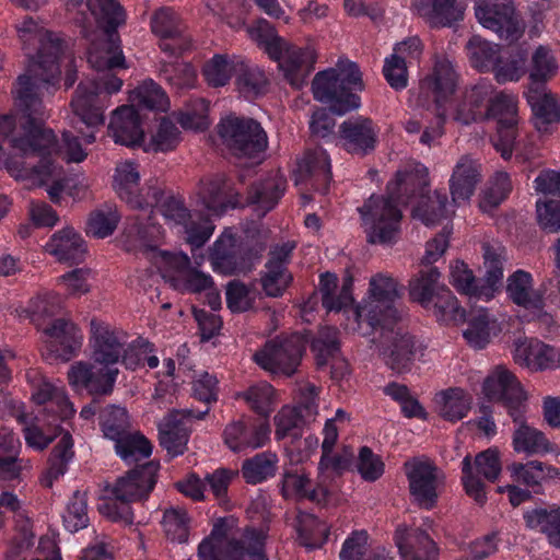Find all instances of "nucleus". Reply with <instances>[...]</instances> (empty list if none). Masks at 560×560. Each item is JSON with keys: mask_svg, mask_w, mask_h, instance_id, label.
I'll list each match as a JSON object with an SVG mask.
<instances>
[{"mask_svg": "<svg viewBox=\"0 0 560 560\" xmlns=\"http://www.w3.org/2000/svg\"><path fill=\"white\" fill-rule=\"evenodd\" d=\"M38 42L36 57L30 59L26 71L16 80L15 94L20 112L18 122L23 135L11 138L10 143L20 152L21 158L38 156L39 162L28 164L18 156L8 158L4 166L15 178L50 175V155L60 150L54 131L44 126L46 112L40 90L59 82V59L65 50V42L48 31L39 32Z\"/></svg>", "mask_w": 560, "mask_h": 560, "instance_id": "1", "label": "nucleus"}, {"mask_svg": "<svg viewBox=\"0 0 560 560\" xmlns=\"http://www.w3.org/2000/svg\"><path fill=\"white\" fill-rule=\"evenodd\" d=\"M86 8L106 34L107 48L104 56L90 55L89 62L97 70V74L90 81L79 83L70 105L80 121L94 129L104 125L105 120L101 93H116L122 85V80L112 71L126 68L117 33V28L126 22V13L116 0H86Z\"/></svg>", "mask_w": 560, "mask_h": 560, "instance_id": "2", "label": "nucleus"}, {"mask_svg": "<svg viewBox=\"0 0 560 560\" xmlns=\"http://www.w3.org/2000/svg\"><path fill=\"white\" fill-rule=\"evenodd\" d=\"M428 170L416 166L396 173L395 180L386 186L385 196L372 195L358 210L365 223H371L368 231L370 244H389L398 231L402 213L399 205H407L413 197L420 198L429 192Z\"/></svg>", "mask_w": 560, "mask_h": 560, "instance_id": "3", "label": "nucleus"}, {"mask_svg": "<svg viewBox=\"0 0 560 560\" xmlns=\"http://www.w3.org/2000/svg\"><path fill=\"white\" fill-rule=\"evenodd\" d=\"M249 33L259 45H264L270 58L279 62V68L285 80L294 89H301L314 70L317 58L315 49L311 46L298 47L289 44L265 19H259L256 27L252 28Z\"/></svg>", "mask_w": 560, "mask_h": 560, "instance_id": "4", "label": "nucleus"}, {"mask_svg": "<svg viewBox=\"0 0 560 560\" xmlns=\"http://www.w3.org/2000/svg\"><path fill=\"white\" fill-rule=\"evenodd\" d=\"M159 464L149 462L119 477L112 487L107 500L98 506L101 514L114 522L132 525L133 512L130 503L147 500L156 483Z\"/></svg>", "mask_w": 560, "mask_h": 560, "instance_id": "5", "label": "nucleus"}, {"mask_svg": "<svg viewBox=\"0 0 560 560\" xmlns=\"http://www.w3.org/2000/svg\"><path fill=\"white\" fill-rule=\"evenodd\" d=\"M315 74L312 92L316 101L328 105L336 115H345L360 107V97L352 91L364 89L362 72L355 62L338 63Z\"/></svg>", "mask_w": 560, "mask_h": 560, "instance_id": "6", "label": "nucleus"}, {"mask_svg": "<svg viewBox=\"0 0 560 560\" xmlns=\"http://www.w3.org/2000/svg\"><path fill=\"white\" fill-rule=\"evenodd\" d=\"M369 293V301L351 310V315L359 325L364 320L376 330L380 323L397 324L401 319V311L394 305L400 298L395 279L384 275L372 277Z\"/></svg>", "mask_w": 560, "mask_h": 560, "instance_id": "7", "label": "nucleus"}, {"mask_svg": "<svg viewBox=\"0 0 560 560\" xmlns=\"http://www.w3.org/2000/svg\"><path fill=\"white\" fill-rule=\"evenodd\" d=\"M217 130L222 143L235 156L255 158L267 149V133L254 118L229 115L220 120Z\"/></svg>", "mask_w": 560, "mask_h": 560, "instance_id": "8", "label": "nucleus"}, {"mask_svg": "<svg viewBox=\"0 0 560 560\" xmlns=\"http://www.w3.org/2000/svg\"><path fill=\"white\" fill-rule=\"evenodd\" d=\"M307 341L306 336L300 332L278 336L256 351L254 360L266 371L291 376L301 363Z\"/></svg>", "mask_w": 560, "mask_h": 560, "instance_id": "9", "label": "nucleus"}, {"mask_svg": "<svg viewBox=\"0 0 560 560\" xmlns=\"http://www.w3.org/2000/svg\"><path fill=\"white\" fill-rule=\"evenodd\" d=\"M412 502L420 509H433L445 485V474L430 459L412 458L404 464Z\"/></svg>", "mask_w": 560, "mask_h": 560, "instance_id": "10", "label": "nucleus"}, {"mask_svg": "<svg viewBox=\"0 0 560 560\" xmlns=\"http://www.w3.org/2000/svg\"><path fill=\"white\" fill-rule=\"evenodd\" d=\"M377 324L380 336L372 341L376 343L380 357L388 369L397 374L408 373L415 361V338L400 328L396 329V324Z\"/></svg>", "mask_w": 560, "mask_h": 560, "instance_id": "11", "label": "nucleus"}, {"mask_svg": "<svg viewBox=\"0 0 560 560\" xmlns=\"http://www.w3.org/2000/svg\"><path fill=\"white\" fill-rule=\"evenodd\" d=\"M475 15L483 27L495 32L500 39L509 44L518 40L524 34L525 24L511 0L476 1Z\"/></svg>", "mask_w": 560, "mask_h": 560, "instance_id": "12", "label": "nucleus"}, {"mask_svg": "<svg viewBox=\"0 0 560 560\" xmlns=\"http://www.w3.org/2000/svg\"><path fill=\"white\" fill-rule=\"evenodd\" d=\"M482 392L489 401L501 404L513 421L520 420V411L526 410V393L515 375L503 366H497L485 378Z\"/></svg>", "mask_w": 560, "mask_h": 560, "instance_id": "13", "label": "nucleus"}, {"mask_svg": "<svg viewBox=\"0 0 560 560\" xmlns=\"http://www.w3.org/2000/svg\"><path fill=\"white\" fill-rule=\"evenodd\" d=\"M485 118L497 121L498 139L494 141V148L504 160H508L512 156L517 136L516 102L509 95L500 94L492 100L489 98Z\"/></svg>", "mask_w": 560, "mask_h": 560, "instance_id": "14", "label": "nucleus"}, {"mask_svg": "<svg viewBox=\"0 0 560 560\" xmlns=\"http://www.w3.org/2000/svg\"><path fill=\"white\" fill-rule=\"evenodd\" d=\"M210 411V408H205L200 411L194 409H173L164 418L163 422L159 424V440L162 447H164L172 456L184 454L187 450V442L189 439V428L187 421L190 419H203Z\"/></svg>", "mask_w": 560, "mask_h": 560, "instance_id": "15", "label": "nucleus"}, {"mask_svg": "<svg viewBox=\"0 0 560 560\" xmlns=\"http://www.w3.org/2000/svg\"><path fill=\"white\" fill-rule=\"evenodd\" d=\"M119 371L108 364L79 361L68 372L69 384L84 388L92 396L112 394Z\"/></svg>", "mask_w": 560, "mask_h": 560, "instance_id": "16", "label": "nucleus"}, {"mask_svg": "<svg viewBox=\"0 0 560 560\" xmlns=\"http://www.w3.org/2000/svg\"><path fill=\"white\" fill-rule=\"evenodd\" d=\"M90 327L92 361L97 364H108L110 366L119 362L124 353V346L127 345L125 334L96 318L91 319Z\"/></svg>", "mask_w": 560, "mask_h": 560, "instance_id": "17", "label": "nucleus"}, {"mask_svg": "<svg viewBox=\"0 0 560 560\" xmlns=\"http://www.w3.org/2000/svg\"><path fill=\"white\" fill-rule=\"evenodd\" d=\"M338 138L348 153L364 156L375 150L377 131L370 117L357 116L339 125Z\"/></svg>", "mask_w": 560, "mask_h": 560, "instance_id": "18", "label": "nucleus"}, {"mask_svg": "<svg viewBox=\"0 0 560 560\" xmlns=\"http://www.w3.org/2000/svg\"><path fill=\"white\" fill-rule=\"evenodd\" d=\"M411 10L431 28L453 27L465 15V8L457 0H413Z\"/></svg>", "mask_w": 560, "mask_h": 560, "instance_id": "19", "label": "nucleus"}, {"mask_svg": "<svg viewBox=\"0 0 560 560\" xmlns=\"http://www.w3.org/2000/svg\"><path fill=\"white\" fill-rule=\"evenodd\" d=\"M457 73L448 60H439L434 68L420 82L421 95L432 96L436 110H441L442 104L446 102L456 91Z\"/></svg>", "mask_w": 560, "mask_h": 560, "instance_id": "20", "label": "nucleus"}, {"mask_svg": "<svg viewBox=\"0 0 560 560\" xmlns=\"http://www.w3.org/2000/svg\"><path fill=\"white\" fill-rule=\"evenodd\" d=\"M295 185L311 179L317 190L326 194L332 178L330 162L326 151L322 148L307 149L294 172Z\"/></svg>", "mask_w": 560, "mask_h": 560, "instance_id": "21", "label": "nucleus"}, {"mask_svg": "<svg viewBox=\"0 0 560 560\" xmlns=\"http://www.w3.org/2000/svg\"><path fill=\"white\" fill-rule=\"evenodd\" d=\"M267 535L253 527H245L238 537L232 536L224 544V560H269L266 552Z\"/></svg>", "mask_w": 560, "mask_h": 560, "instance_id": "22", "label": "nucleus"}, {"mask_svg": "<svg viewBox=\"0 0 560 560\" xmlns=\"http://www.w3.org/2000/svg\"><path fill=\"white\" fill-rule=\"evenodd\" d=\"M506 292L509 298L520 306L538 312V318L549 325L552 317L542 312L544 299L538 291L532 290V276L524 270H517L508 278Z\"/></svg>", "mask_w": 560, "mask_h": 560, "instance_id": "23", "label": "nucleus"}, {"mask_svg": "<svg viewBox=\"0 0 560 560\" xmlns=\"http://www.w3.org/2000/svg\"><path fill=\"white\" fill-rule=\"evenodd\" d=\"M108 130L116 143L126 147L140 145L144 138L140 116L133 106L118 107L113 113Z\"/></svg>", "mask_w": 560, "mask_h": 560, "instance_id": "24", "label": "nucleus"}, {"mask_svg": "<svg viewBox=\"0 0 560 560\" xmlns=\"http://www.w3.org/2000/svg\"><path fill=\"white\" fill-rule=\"evenodd\" d=\"M43 331L49 338V351L63 361L70 360L81 347L82 336L77 326L69 320L55 319L43 328Z\"/></svg>", "mask_w": 560, "mask_h": 560, "instance_id": "25", "label": "nucleus"}, {"mask_svg": "<svg viewBox=\"0 0 560 560\" xmlns=\"http://www.w3.org/2000/svg\"><path fill=\"white\" fill-rule=\"evenodd\" d=\"M526 97L538 131L545 132L549 125L560 121V100L548 90L547 85L528 88Z\"/></svg>", "mask_w": 560, "mask_h": 560, "instance_id": "26", "label": "nucleus"}, {"mask_svg": "<svg viewBox=\"0 0 560 560\" xmlns=\"http://www.w3.org/2000/svg\"><path fill=\"white\" fill-rule=\"evenodd\" d=\"M481 180L480 164L469 155L462 156L454 167L450 190L454 202L468 200Z\"/></svg>", "mask_w": 560, "mask_h": 560, "instance_id": "27", "label": "nucleus"}, {"mask_svg": "<svg viewBox=\"0 0 560 560\" xmlns=\"http://www.w3.org/2000/svg\"><path fill=\"white\" fill-rule=\"evenodd\" d=\"M396 544L405 560H434L438 556L435 542L421 528L411 529L409 533L398 528Z\"/></svg>", "mask_w": 560, "mask_h": 560, "instance_id": "28", "label": "nucleus"}, {"mask_svg": "<svg viewBox=\"0 0 560 560\" xmlns=\"http://www.w3.org/2000/svg\"><path fill=\"white\" fill-rule=\"evenodd\" d=\"M465 320L467 328L463 331V336L467 343L475 349H483L491 338L501 331L497 319L482 307L472 308Z\"/></svg>", "mask_w": 560, "mask_h": 560, "instance_id": "29", "label": "nucleus"}, {"mask_svg": "<svg viewBox=\"0 0 560 560\" xmlns=\"http://www.w3.org/2000/svg\"><path fill=\"white\" fill-rule=\"evenodd\" d=\"M420 40L416 37L398 43L394 48V54L385 59L383 74L395 90H402L408 85V70L406 66V56L413 51H419Z\"/></svg>", "mask_w": 560, "mask_h": 560, "instance_id": "30", "label": "nucleus"}, {"mask_svg": "<svg viewBox=\"0 0 560 560\" xmlns=\"http://www.w3.org/2000/svg\"><path fill=\"white\" fill-rule=\"evenodd\" d=\"M46 250L56 256L59 261L78 264L82 261L86 245L82 236L72 228L56 232L45 246Z\"/></svg>", "mask_w": 560, "mask_h": 560, "instance_id": "31", "label": "nucleus"}, {"mask_svg": "<svg viewBox=\"0 0 560 560\" xmlns=\"http://www.w3.org/2000/svg\"><path fill=\"white\" fill-rule=\"evenodd\" d=\"M285 188V177L276 172L249 187L247 202L249 205H257L262 210V215H265L276 207Z\"/></svg>", "mask_w": 560, "mask_h": 560, "instance_id": "32", "label": "nucleus"}, {"mask_svg": "<svg viewBox=\"0 0 560 560\" xmlns=\"http://www.w3.org/2000/svg\"><path fill=\"white\" fill-rule=\"evenodd\" d=\"M482 250L485 273L479 278V294L490 300L502 285L503 264L505 261L504 249L483 243Z\"/></svg>", "mask_w": 560, "mask_h": 560, "instance_id": "33", "label": "nucleus"}, {"mask_svg": "<svg viewBox=\"0 0 560 560\" xmlns=\"http://www.w3.org/2000/svg\"><path fill=\"white\" fill-rule=\"evenodd\" d=\"M200 197L205 207L215 215L223 214L228 208L238 206V192H235L223 177L202 183Z\"/></svg>", "mask_w": 560, "mask_h": 560, "instance_id": "34", "label": "nucleus"}, {"mask_svg": "<svg viewBox=\"0 0 560 560\" xmlns=\"http://www.w3.org/2000/svg\"><path fill=\"white\" fill-rule=\"evenodd\" d=\"M211 264L215 271L226 276L246 275L249 265L241 261L238 247L232 237H220L214 242L210 253Z\"/></svg>", "mask_w": 560, "mask_h": 560, "instance_id": "35", "label": "nucleus"}, {"mask_svg": "<svg viewBox=\"0 0 560 560\" xmlns=\"http://www.w3.org/2000/svg\"><path fill=\"white\" fill-rule=\"evenodd\" d=\"M441 272L434 266L422 268L409 281V296L424 308H429L434 299L446 287L440 283Z\"/></svg>", "mask_w": 560, "mask_h": 560, "instance_id": "36", "label": "nucleus"}, {"mask_svg": "<svg viewBox=\"0 0 560 560\" xmlns=\"http://www.w3.org/2000/svg\"><path fill=\"white\" fill-rule=\"evenodd\" d=\"M140 174L133 162H124L116 167L113 188L117 196L132 209L140 206L138 196L142 188L139 187Z\"/></svg>", "mask_w": 560, "mask_h": 560, "instance_id": "37", "label": "nucleus"}, {"mask_svg": "<svg viewBox=\"0 0 560 560\" xmlns=\"http://www.w3.org/2000/svg\"><path fill=\"white\" fill-rule=\"evenodd\" d=\"M489 86L479 84L465 92L463 101L458 104L454 119L463 125H469L485 118L482 108L489 101Z\"/></svg>", "mask_w": 560, "mask_h": 560, "instance_id": "38", "label": "nucleus"}, {"mask_svg": "<svg viewBox=\"0 0 560 560\" xmlns=\"http://www.w3.org/2000/svg\"><path fill=\"white\" fill-rule=\"evenodd\" d=\"M524 413L525 411H520V420L514 421L518 424V428L513 433L514 451L524 452L529 455L551 452V443L541 431L526 423Z\"/></svg>", "mask_w": 560, "mask_h": 560, "instance_id": "39", "label": "nucleus"}, {"mask_svg": "<svg viewBox=\"0 0 560 560\" xmlns=\"http://www.w3.org/2000/svg\"><path fill=\"white\" fill-rule=\"evenodd\" d=\"M295 529L300 544L307 549L322 547L329 535V528L317 516L306 512H299Z\"/></svg>", "mask_w": 560, "mask_h": 560, "instance_id": "40", "label": "nucleus"}, {"mask_svg": "<svg viewBox=\"0 0 560 560\" xmlns=\"http://www.w3.org/2000/svg\"><path fill=\"white\" fill-rule=\"evenodd\" d=\"M524 520L528 528H539L551 545L560 548V506L550 510L534 509L524 514Z\"/></svg>", "mask_w": 560, "mask_h": 560, "instance_id": "41", "label": "nucleus"}, {"mask_svg": "<svg viewBox=\"0 0 560 560\" xmlns=\"http://www.w3.org/2000/svg\"><path fill=\"white\" fill-rule=\"evenodd\" d=\"M72 446V438L69 433L63 434L54 446L48 458L49 466L40 479L44 487L51 488L54 481L66 472L67 465L73 456Z\"/></svg>", "mask_w": 560, "mask_h": 560, "instance_id": "42", "label": "nucleus"}, {"mask_svg": "<svg viewBox=\"0 0 560 560\" xmlns=\"http://www.w3.org/2000/svg\"><path fill=\"white\" fill-rule=\"evenodd\" d=\"M234 77L237 90L246 97L257 96L267 85L265 73L257 67H252L244 60H236Z\"/></svg>", "mask_w": 560, "mask_h": 560, "instance_id": "43", "label": "nucleus"}, {"mask_svg": "<svg viewBox=\"0 0 560 560\" xmlns=\"http://www.w3.org/2000/svg\"><path fill=\"white\" fill-rule=\"evenodd\" d=\"M278 457L275 453L264 452L245 459L242 465V476L247 483L257 485L277 471Z\"/></svg>", "mask_w": 560, "mask_h": 560, "instance_id": "44", "label": "nucleus"}, {"mask_svg": "<svg viewBox=\"0 0 560 560\" xmlns=\"http://www.w3.org/2000/svg\"><path fill=\"white\" fill-rule=\"evenodd\" d=\"M440 415L448 421H458L466 417L471 408L472 398L464 389L454 387L440 394Z\"/></svg>", "mask_w": 560, "mask_h": 560, "instance_id": "45", "label": "nucleus"}, {"mask_svg": "<svg viewBox=\"0 0 560 560\" xmlns=\"http://www.w3.org/2000/svg\"><path fill=\"white\" fill-rule=\"evenodd\" d=\"M447 197L445 194L434 191L422 196L412 210V217L425 225H434L446 217Z\"/></svg>", "mask_w": 560, "mask_h": 560, "instance_id": "46", "label": "nucleus"}, {"mask_svg": "<svg viewBox=\"0 0 560 560\" xmlns=\"http://www.w3.org/2000/svg\"><path fill=\"white\" fill-rule=\"evenodd\" d=\"M558 66L549 48L539 46L532 56L528 88H539L555 77Z\"/></svg>", "mask_w": 560, "mask_h": 560, "instance_id": "47", "label": "nucleus"}, {"mask_svg": "<svg viewBox=\"0 0 560 560\" xmlns=\"http://www.w3.org/2000/svg\"><path fill=\"white\" fill-rule=\"evenodd\" d=\"M311 350L315 354L317 366H325L340 351L339 330L329 326L319 328L311 341Z\"/></svg>", "mask_w": 560, "mask_h": 560, "instance_id": "48", "label": "nucleus"}, {"mask_svg": "<svg viewBox=\"0 0 560 560\" xmlns=\"http://www.w3.org/2000/svg\"><path fill=\"white\" fill-rule=\"evenodd\" d=\"M60 310V296L55 293H44L31 299L27 307L20 312V316L30 318L39 329L43 319L57 315Z\"/></svg>", "mask_w": 560, "mask_h": 560, "instance_id": "49", "label": "nucleus"}, {"mask_svg": "<svg viewBox=\"0 0 560 560\" xmlns=\"http://www.w3.org/2000/svg\"><path fill=\"white\" fill-rule=\"evenodd\" d=\"M26 468V463L18 457L13 440L0 435V480H20Z\"/></svg>", "mask_w": 560, "mask_h": 560, "instance_id": "50", "label": "nucleus"}, {"mask_svg": "<svg viewBox=\"0 0 560 560\" xmlns=\"http://www.w3.org/2000/svg\"><path fill=\"white\" fill-rule=\"evenodd\" d=\"M273 421L276 425L275 433L278 440H283L288 436L293 440H300L303 428L311 423L293 407L288 406L281 408L275 416Z\"/></svg>", "mask_w": 560, "mask_h": 560, "instance_id": "51", "label": "nucleus"}, {"mask_svg": "<svg viewBox=\"0 0 560 560\" xmlns=\"http://www.w3.org/2000/svg\"><path fill=\"white\" fill-rule=\"evenodd\" d=\"M428 310H432L435 318L445 324L465 322V310L448 288L439 293Z\"/></svg>", "mask_w": 560, "mask_h": 560, "instance_id": "52", "label": "nucleus"}, {"mask_svg": "<svg viewBox=\"0 0 560 560\" xmlns=\"http://www.w3.org/2000/svg\"><path fill=\"white\" fill-rule=\"evenodd\" d=\"M151 30L160 38L185 35V25L172 8H160L151 18Z\"/></svg>", "mask_w": 560, "mask_h": 560, "instance_id": "53", "label": "nucleus"}, {"mask_svg": "<svg viewBox=\"0 0 560 560\" xmlns=\"http://www.w3.org/2000/svg\"><path fill=\"white\" fill-rule=\"evenodd\" d=\"M100 424L106 438L119 439L130 427L127 410L116 405L107 406L100 413Z\"/></svg>", "mask_w": 560, "mask_h": 560, "instance_id": "54", "label": "nucleus"}, {"mask_svg": "<svg viewBox=\"0 0 560 560\" xmlns=\"http://www.w3.org/2000/svg\"><path fill=\"white\" fill-rule=\"evenodd\" d=\"M472 66L480 71L493 70L499 61V50L479 36H472L466 45Z\"/></svg>", "mask_w": 560, "mask_h": 560, "instance_id": "55", "label": "nucleus"}, {"mask_svg": "<svg viewBox=\"0 0 560 560\" xmlns=\"http://www.w3.org/2000/svg\"><path fill=\"white\" fill-rule=\"evenodd\" d=\"M114 441L116 442L117 454L125 460H138L139 457H149L152 453L150 441L140 433L130 434L127 432Z\"/></svg>", "mask_w": 560, "mask_h": 560, "instance_id": "56", "label": "nucleus"}, {"mask_svg": "<svg viewBox=\"0 0 560 560\" xmlns=\"http://www.w3.org/2000/svg\"><path fill=\"white\" fill-rule=\"evenodd\" d=\"M265 268L259 279L262 291L270 298L282 296L292 281V275L288 268L272 267L271 264H266Z\"/></svg>", "mask_w": 560, "mask_h": 560, "instance_id": "57", "label": "nucleus"}, {"mask_svg": "<svg viewBox=\"0 0 560 560\" xmlns=\"http://www.w3.org/2000/svg\"><path fill=\"white\" fill-rule=\"evenodd\" d=\"M180 131L168 118L161 119L156 132L152 136L145 151L168 152L174 150L180 141Z\"/></svg>", "mask_w": 560, "mask_h": 560, "instance_id": "58", "label": "nucleus"}, {"mask_svg": "<svg viewBox=\"0 0 560 560\" xmlns=\"http://www.w3.org/2000/svg\"><path fill=\"white\" fill-rule=\"evenodd\" d=\"M511 189L512 184L509 174L505 172L495 173L480 200V209L485 212L493 210L508 197Z\"/></svg>", "mask_w": 560, "mask_h": 560, "instance_id": "59", "label": "nucleus"}, {"mask_svg": "<svg viewBox=\"0 0 560 560\" xmlns=\"http://www.w3.org/2000/svg\"><path fill=\"white\" fill-rule=\"evenodd\" d=\"M189 517L183 509H168L163 515V526L166 537L179 544L186 542L189 536Z\"/></svg>", "mask_w": 560, "mask_h": 560, "instance_id": "60", "label": "nucleus"}, {"mask_svg": "<svg viewBox=\"0 0 560 560\" xmlns=\"http://www.w3.org/2000/svg\"><path fill=\"white\" fill-rule=\"evenodd\" d=\"M88 504L85 494L75 491L68 503L67 511L62 515L63 527L69 533H75L88 526Z\"/></svg>", "mask_w": 560, "mask_h": 560, "instance_id": "61", "label": "nucleus"}, {"mask_svg": "<svg viewBox=\"0 0 560 560\" xmlns=\"http://www.w3.org/2000/svg\"><path fill=\"white\" fill-rule=\"evenodd\" d=\"M119 220L120 215L115 208L95 210L90 214L89 232L98 238L107 237L114 233Z\"/></svg>", "mask_w": 560, "mask_h": 560, "instance_id": "62", "label": "nucleus"}, {"mask_svg": "<svg viewBox=\"0 0 560 560\" xmlns=\"http://www.w3.org/2000/svg\"><path fill=\"white\" fill-rule=\"evenodd\" d=\"M528 55L525 50L517 49L506 62L497 61L493 71L499 83L517 81L525 72Z\"/></svg>", "mask_w": 560, "mask_h": 560, "instance_id": "63", "label": "nucleus"}, {"mask_svg": "<svg viewBox=\"0 0 560 560\" xmlns=\"http://www.w3.org/2000/svg\"><path fill=\"white\" fill-rule=\"evenodd\" d=\"M538 225L549 233L560 232V199H539L536 202Z\"/></svg>", "mask_w": 560, "mask_h": 560, "instance_id": "64", "label": "nucleus"}]
</instances>
